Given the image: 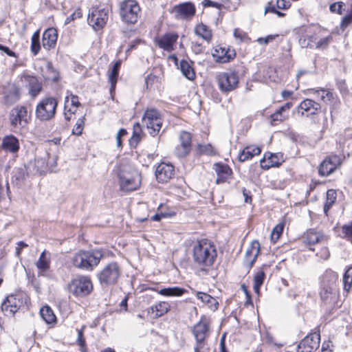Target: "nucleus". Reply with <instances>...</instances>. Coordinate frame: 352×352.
Returning <instances> with one entry per match:
<instances>
[{"instance_id": "obj_1", "label": "nucleus", "mask_w": 352, "mask_h": 352, "mask_svg": "<svg viewBox=\"0 0 352 352\" xmlns=\"http://www.w3.org/2000/svg\"><path fill=\"white\" fill-rule=\"evenodd\" d=\"M103 257L104 252L101 250H80L74 254L72 263L78 269L92 271Z\"/></svg>"}, {"instance_id": "obj_2", "label": "nucleus", "mask_w": 352, "mask_h": 352, "mask_svg": "<svg viewBox=\"0 0 352 352\" xmlns=\"http://www.w3.org/2000/svg\"><path fill=\"white\" fill-rule=\"evenodd\" d=\"M192 257L196 264L210 267L217 257V250L214 245L208 240L199 241L193 245Z\"/></svg>"}, {"instance_id": "obj_3", "label": "nucleus", "mask_w": 352, "mask_h": 352, "mask_svg": "<svg viewBox=\"0 0 352 352\" xmlns=\"http://www.w3.org/2000/svg\"><path fill=\"white\" fill-rule=\"evenodd\" d=\"M117 174L122 190L133 191L140 186L141 175L131 166L120 165Z\"/></svg>"}, {"instance_id": "obj_4", "label": "nucleus", "mask_w": 352, "mask_h": 352, "mask_svg": "<svg viewBox=\"0 0 352 352\" xmlns=\"http://www.w3.org/2000/svg\"><path fill=\"white\" fill-rule=\"evenodd\" d=\"M57 107L58 101L55 98L45 97L42 98L36 107V118L41 122L51 120L56 115Z\"/></svg>"}, {"instance_id": "obj_5", "label": "nucleus", "mask_w": 352, "mask_h": 352, "mask_svg": "<svg viewBox=\"0 0 352 352\" xmlns=\"http://www.w3.org/2000/svg\"><path fill=\"white\" fill-rule=\"evenodd\" d=\"M121 272L122 270L119 264L113 261L102 267L96 276L102 287H109L118 283Z\"/></svg>"}, {"instance_id": "obj_6", "label": "nucleus", "mask_w": 352, "mask_h": 352, "mask_svg": "<svg viewBox=\"0 0 352 352\" xmlns=\"http://www.w3.org/2000/svg\"><path fill=\"white\" fill-rule=\"evenodd\" d=\"M91 279L88 276L78 275L68 284V290L76 297H85L93 290Z\"/></svg>"}, {"instance_id": "obj_7", "label": "nucleus", "mask_w": 352, "mask_h": 352, "mask_svg": "<svg viewBox=\"0 0 352 352\" xmlns=\"http://www.w3.org/2000/svg\"><path fill=\"white\" fill-rule=\"evenodd\" d=\"M142 122L149 130V134L156 136L162 126L163 118L162 113L155 108L147 109L142 117Z\"/></svg>"}, {"instance_id": "obj_8", "label": "nucleus", "mask_w": 352, "mask_h": 352, "mask_svg": "<svg viewBox=\"0 0 352 352\" xmlns=\"http://www.w3.org/2000/svg\"><path fill=\"white\" fill-rule=\"evenodd\" d=\"M30 118V115L28 114L27 107L22 105L12 109L9 115L10 123L14 131L25 127L29 123Z\"/></svg>"}, {"instance_id": "obj_9", "label": "nucleus", "mask_w": 352, "mask_h": 352, "mask_svg": "<svg viewBox=\"0 0 352 352\" xmlns=\"http://www.w3.org/2000/svg\"><path fill=\"white\" fill-rule=\"evenodd\" d=\"M192 333L196 340L194 347L195 352H200L206 345V340L210 335L209 322L205 318H201L200 321L194 325Z\"/></svg>"}, {"instance_id": "obj_10", "label": "nucleus", "mask_w": 352, "mask_h": 352, "mask_svg": "<svg viewBox=\"0 0 352 352\" xmlns=\"http://www.w3.org/2000/svg\"><path fill=\"white\" fill-rule=\"evenodd\" d=\"M140 11L138 2L135 0H125L120 6V14L122 19L128 23L137 22Z\"/></svg>"}, {"instance_id": "obj_11", "label": "nucleus", "mask_w": 352, "mask_h": 352, "mask_svg": "<svg viewBox=\"0 0 352 352\" xmlns=\"http://www.w3.org/2000/svg\"><path fill=\"white\" fill-rule=\"evenodd\" d=\"M217 80L219 89L228 93L238 87L239 76L236 72H223L218 75Z\"/></svg>"}, {"instance_id": "obj_12", "label": "nucleus", "mask_w": 352, "mask_h": 352, "mask_svg": "<svg viewBox=\"0 0 352 352\" xmlns=\"http://www.w3.org/2000/svg\"><path fill=\"white\" fill-rule=\"evenodd\" d=\"M179 144L175 146V154L177 157L182 158L188 155L191 151L192 135L190 133L182 131L178 135Z\"/></svg>"}, {"instance_id": "obj_13", "label": "nucleus", "mask_w": 352, "mask_h": 352, "mask_svg": "<svg viewBox=\"0 0 352 352\" xmlns=\"http://www.w3.org/2000/svg\"><path fill=\"white\" fill-rule=\"evenodd\" d=\"M23 306V300L20 295H10L3 302L1 310L6 316H12L21 307Z\"/></svg>"}, {"instance_id": "obj_14", "label": "nucleus", "mask_w": 352, "mask_h": 352, "mask_svg": "<svg viewBox=\"0 0 352 352\" xmlns=\"http://www.w3.org/2000/svg\"><path fill=\"white\" fill-rule=\"evenodd\" d=\"M108 19V10L105 8H94L88 15L87 21L89 25L94 30H99L104 26Z\"/></svg>"}, {"instance_id": "obj_15", "label": "nucleus", "mask_w": 352, "mask_h": 352, "mask_svg": "<svg viewBox=\"0 0 352 352\" xmlns=\"http://www.w3.org/2000/svg\"><path fill=\"white\" fill-rule=\"evenodd\" d=\"M320 335L312 333L307 335L298 344L297 352H312L319 347Z\"/></svg>"}, {"instance_id": "obj_16", "label": "nucleus", "mask_w": 352, "mask_h": 352, "mask_svg": "<svg viewBox=\"0 0 352 352\" xmlns=\"http://www.w3.org/2000/svg\"><path fill=\"white\" fill-rule=\"evenodd\" d=\"M178 37L179 35L177 33L168 32L155 38V42L160 48L170 52L174 50Z\"/></svg>"}, {"instance_id": "obj_17", "label": "nucleus", "mask_w": 352, "mask_h": 352, "mask_svg": "<svg viewBox=\"0 0 352 352\" xmlns=\"http://www.w3.org/2000/svg\"><path fill=\"white\" fill-rule=\"evenodd\" d=\"M341 164V159L338 155H331L327 157L320 164L318 169L319 174L322 176H328Z\"/></svg>"}, {"instance_id": "obj_18", "label": "nucleus", "mask_w": 352, "mask_h": 352, "mask_svg": "<svg viewBox=\"0 0 352 352\" xmlns=\"http://www.w3.org/2000/svg\"><path fill=\"white\" fill-rule=\"evenodd\" d=\"M212 56L216 62L226 63L235 58L236 52L234 49L218 46L212 52Z\"/></svg>"}, {"instance_id": "obj_19", "label": "nucleus", "mask_w": 352, "mask_h": 352, "mask_svg": "<svg viewBox=\"0 0 352 352\" xmlns=\"http://www.w3.org/2000/svg\"><path fill=\"white\" fill-rule=\"evenodd\" d=\"M174 175V167L170 164H160L155 170V176L159 182H167L173 177Z\"/></svg>"}, {"instance_id": "obj_20", "label": "nucleus", "mask_w": 352, "mask_h": 352, "mask_svg": "<svg viewBox=\"0 0 352 352\" xmlns=\"http://www.w3.org/2000/svg\"><path fill=\"white\" fill-rule=\"evenodd\" d=\"M177 17L185 19L192 18L195 14V7L190 2H186L174 7Z\"/></svg>"}, {"instance_id": "obj_21", "label": "nucleus", "mask_w": 352, "mask_h": 352, "mask_svg": "<svg viewBox=\"0 0 352 352\" xmlns=\"http://www.w3.org/2000/svg\"><path fill=\"white\" fill-rule=\"evenodd\" d=\"M213 168L217 175L216 179L217 184L226 182L232 174V169L227 164L216 163L214 164Z\"/></svg>"}, {"instance_id": "obj_22", "label": "nucleus", "mask_w": 352, "mask_h": 352, "mask_svg": "<svg viewBox=\"0 0 352 352\" xmlns=\"http://www.w3.org/2000/svg\"><path fill=\"white\" fill-rule=\"evenodd\" d=\"M58 38L57 31L54 28H48L43 34L42 44L46 50L54 48Z\"/></svg>"}, {"instance_id": "obj_23", "label": "nucleus", "mask_w": 352, "mask_h": 352, "mask_svg": "<svg viewBox=\"0 0 352 352\" xmlns=\"http://www.w3.org/2000/svg\"><path fill=\"white\" fill-rule=\"evenodd\" d=\"M23 78V80L28 85L30 95L31 97L35 98L42 90L41 82L34 76L25 75Z\"/></svg>"}, {"instance_id": "obj_24", "label": "nucleus", "mask_w": 352, "mask_h": 352, "mask_svg": "<svg viewBox=\"0 0 352 352\" xmlns=\"http://www.w3.org/2000/svg\"><path fill=\"white\" fill-rule=\"evenodd\" d=\"M320 296L325 304L332 305L336 302L338 294L333 285H324L320 290Z\"/></svg>"}, {"instance_id": "obj_25", "label": "nucleus", "mask_w": 352, "mask_h": 352, "mask_svg": "<svg viewBox=\"0 0 352 352\" xmlns=\"http://www.w3.org/2000/svg\"><path fill=\"white\" fill-rule=\"evenodd\" d=\"M302 239L304 243L309 245H315L323 241L327 240V236H324L322 232H316L313 229L307 230V232L304 234Z\"/></svg>"}, {"instance_id": "obj_26", "label": "nucleus", "mask_w": 352, "mask_h": 352, "mask_svg": "<svg viewBox=\"0 0 352 352\" xmlns=\"http://www.w3.org/2000/svg\"><path fill=\"white\" fill-rule=\"evenodd\" d=\"M320 104L313 100L305 99L300 102L298 109L302 110L301 115H304V112H307L310 115L317 114L320 109Z\"/></svg>"}, {"instance_id": "obj_27", "label": "nucleus", "mask_w": 352, "mask_h": 352, "mask_svg": "<svg viewBox=\"0 0 352 352\" xmlns=\"http://www.w3.org/2000/svg\"><path fill=\"white\" fill-rule=\"evenodd\" d=\"M1 146L6 152L16 153L19 149V140L13 135H6L2 140Z\"/></svg>"}, {"instance_id": "obj_28", "label": "nucleus", "mask_w": 352, "mask_h": 352, "mask_svg": "<svg viewBox=\"0 0 352 352\" xmlns=\"http://www.w3.org/2000/svg\"><path fill=\"white\" fill-rule=\"evenodd\" d=\"M260 252V243L257 241H254L251 243L250 249L247 250L245 256V262L248 264V266L251 267Z\"/></svg>"}, {"instance_id": "obj_29", "label": "nucleus", "mask_w": 352, "mask_h": 352, "mask_svg": "<svg viewBox=\"0 0 352 352\" xmlns=\"http://www.w3.org/2000/svg\"><path fill=\"white\" fill-rule=\"evenodd\" d=\"M21 97L19 88L15 85L10 86L5 92L4 101L8 105L16 102Z\"/></svg>"}, {"instance_id": "obj_30", "label": "nucleus", "mask_w": 352, "mask_h": 352, "mask_svg": "<svg viewBox=\"0 0 352 352\" xmlns=\"http://www.w3.org/2000/svg\"><path fill=\"white\" fill-rule=\"evenodd\" d=\"M261 149L258 146H248L240 153L239 155V160L241 162H245L252 159L254 155H258L261 153Z\"/></svg>"}, {"instance_id": "obj_31", "label": "nucleus", "mask_w": 352, "mask_h": 352, "mask_svg": "<svg viewBox=\"0 0 352 352\" xmlns=\"http://www.w3.org/2000/svg\"><path fill=\"white\" fill-rule=\"evenodd\" d=\"M46 254V250H43L36 263V266L39 271V275L43 276L44 273L50 268V258L47 256Z\"/></svg>"}, {"instance_id": "obj_32", "label": "nucleus", "mask_w": 352, "mask_h": 352, "mask_svg": "<svg viewBox=\"0 0 352 352\" xmlns=\"http://www.w3.org/2000/svg\"><path fill=\"white\" fill-rule=\"evenodd\" d=\"M195 295L199 300L208 305L211 309L214 311L218 309L217 300L210 295L201 292H195Z\"/></svg>"}, {"instance_id": "obj_33", "label": "nucleus", "mask_w": 352, "mask_h": 352, "mask_svg": "<svg viewBox=\"0 0 352 352\" xmlns=\"http://www.w3.org/2000/svg\"><path fill=\"white\" fill-rule=\"evenodd\" d=\"M277 155L272 153H266L261 160V166L265 170H267L273 166H278L280 163L276 160Z\"/></svg>"}, {"instance_id": "obj_34", "label": "nucleus", "mask_w": 352, "mask_h": 352, "mask_svg": "<svg viewBox=\"0 0 352 352\" xmlns=\"http://www.w3.org/2000/svg\"><path fill=\"white\" fill-rule=\"evenodd\" d=\"M192 62H188L186 60H182L179 63V68L183 75L189 80H193L195 77V73L191 65Z\"/></svg>"}, {"instance_id": "obj_35", "label": "nucleus", "mask_w": 352, "mask_h": 352, "mask_svg": "<svg viewBox=\"0 0 352 352\" xmlns=\"http://www.w3.org/2000/svg\"><path fill=\"white\" fill-rule=\"evenodd\" d=\"M195 34L209 43L212 39L210 30L203 23L196 25L194 30Z\"/></svg>"}, {"instance_id": "obj_36", "label": "nucleus", "mask_w": 352, "mask_h": 352, "mask_svg": "<svg viewBox=\"0 0 352 352\" xmlns=\"http://www.w3.org/2000/svg\"><path fill=\"white\" fill-rule=\"evenodd\" d=\"M314 94L326 104H331L336 100L333 94L327 89L314 90Z\"/></svg>"}, {"instance_id": "obj_37", "label": "nucleus", "mask_w": 352, "mask_h": 352, "mask_svg": "<svg viewBox=\"0 0 352 352\" xmlns=\"http://www.w3.org/2000/svg\"><path fill=\"white\" fill-rule=\"evenodd\" d=\"M186 290L183 288L178 287L163 288L158 291V293L162 296H181Z\"/></svg>"}, {"instance_id": "obj_38", "label": "nucleus", "mask_w": 352, "mask_h": 352, "mask_svg": "<svg viewBox=\"0 0 352 352\" xmlns=\"http://www.w3.org/2000/svg\"><path fill=\"white\" fill-rule=\"evenodd\" d=\"M317 38L315 35H305L299 39V44L302 47H316Z\"/></svg>"}, {"instance_id": "obj_39", "label": "nucleus", "mask_w": 352, "mask_h": 352, "mask_svg": "<svg viewBox=\"0 0 352 352\" xmlns=\"http://www.w3.org/2000/svg\"><path fill=\"white\" fill-rule=\"evenodd\" d=\"M337 198L336 191L333 189H329L327 192V200L324 206V212L327 215L328 210L335 203Z\"/></svg>"}, {"instance_id": "obj_40", "label": "nucleus", "mask_w": 352, "mask_h": 352, "mask_svg": "<svg viewBox=\"0 0 352 352\" xmlns=\"http://www.w3.org/2000/svg\"><path fill=\"white\" fill-rule=\"evenodd\" d=\"M40 314L43 319L47 323L51 324L56 320V316L50 307L45 306L41 308Z\"/></svg>"}, {"instance_id": "obj_41", "label": "nucleus", "mask_w": 352, "mask_h": 352, "mask_svg": "<svg viewBox=\"0 0 352 352\" xmlns=\"http://www.w3.org/2000/svg\"><path fill=\"white\" fill-rule=\"evenodd\" d=\"M39 38L40 33L38 30L33 34L31 38V52L34 56L38 54L41 50Z\"/></svg>"}, {"instance_id": "obj_42", "label": "nucleus", "mask_w": 352, "mask_h": 352, "mask_svg": "<svg viewBox=\"0 0 352 352\" xmlns=\"http://www.w3.org/2000/svg\"><path fill=\"white\" fill-rule=\"evenodd\" d=\"M289 118L288 113H285L283 111H281L278 108L273 114L270 116L271 124L276 125V122H284Z\"/></svg>"}, {"instance_id": "obj_43", "label": "nucleus", "mask_w": 352, "mask_h": 352, "mask_svg": "<svg viewBox=\"0 0 352 352\" xmlns=\"http://www.w3.org/2000/svg\"><path fill=\"white\" fill-rule=\"evenodd\" d=\"M265 272L262 270L258 271L254 276V290L258 294L261 286L263 285L265 279Z\"/></svg>"}, {"instance_id": "obj_44", "label": "nucleus", "mask_w": 352, "mask_h": 352, "mask_svg": "<svg viewBox=\"0 0 352 352\" xmlns=\"http://www.w3.org/2000/svg\"><path fill=\"white\" fill-rule=\"evenodd\" d=\"M151 309L153 311H155L157 312V316H162L168 311L170 305L168 302L163 301L159 302L155 306H152Z\"/></svg>"}, {"instance_id": "obj_45", "label": "nucleus", "mask_w": 352, "mask_h": 352, "mask_svg": "<svg viewBox=\"0 0 352 352\" xmlns=\"http://www.w3.org/2000/svg\"><path fill=\"white\" fill-rule=\"evenodd\" d=\"M344 289L349 292L352 285V265L345 272L343 276Z\"/></svg>"}, {"instance_id": "obj_46", "label": "nucleus", "mask_w": 352, "mask_h": 352, "mask_svg": "<svg viewBox=\"0 0 352 352\" xmlns=\"http://www.w3.org/2000/svg\"><path fill=\"white\" fill-rule=\"evenodd\" d=\"M198 151L201 155H214L216 151L211 144H198Z\"/></svg>"}, {"instance_id": "obj_47", "label": "nucleus", "mask_w": 352, "mask_h": 352, "mask_svg": "<svg viewBox=\"0 0 352 352\" xmlns=\"http://www.w3.org/2000/svg\"><path fill=\"white\" fill-rule=\"evenodd\" d=\"M284 228V224L283 223H279L276 225L272 230V232L271 233V240L276 243L277 240L280 236L281 234L283 233Z\"/></svg>"}, {"instance_id": "obj_48", "label": "nucleus", "mask_w": 352, "mask_h": 352, "mask_svg": "<svg viewBox=\"0 0 352 352\" xmlns=\"http://www.w3.org/2000/svg\"><path fill=\"white\" fill-rule=\"evenodd\" d=\"M332 36L329 35L328 36L316 40V48L317 49H325L328 47L330 43L332 41Z\"/></svg>"}, {"instance_id": "obj_49", "label": "nucleus", "mask_w": 352, "mask_h": 352, "mask_svg": "<svg viewBox=\"0 0 352 352\" xmlns=\"http://www.w3.org/2000/svg\"><path fill=\"white\" fill-rule=\"evenodd\" d=\"M118 72H119L118 71L111 68V72L109 74L108 79H109V82L111 84V88H110L111 92H112L116 88V85L117 83V78L118 76Z\"/></svg>"}, {"instance_id": "obj_50", "label": "nucleus", "mask_w": 352, "mask_h": 352, "mask_svg": "<svg viewBox=\"0 0 352 352\" xmlns=\"http://www.w3.org/2000/svg\"><path fill=\"white\" fill-rule=\"evenodd\" d=\"M84 120H85V117L83 116L82 118H79L77 120L74 129H72L73 134L77 135L82 134L83 127H84V124H85Z\"/></svg>"}, {"instance_id": "obj_51", "label": "nucleus", "mask_w": 352, "mask_h": 352, "mask_svg": "<svg viewBox=\"0 0 352 352\" xmlns=\"http://www.w3.org/2000/svg\"><path fill=\"white\" fill-rule=\"evenodd\" d=\"M351 23H352V5L351 9L350 12L346 14L344 17H343L341 23L340 28L344 30L346 29Z\"/></svg>"}, {"instance_id": "obj_52", "label": "nucleus", "mask_w": 352, "mask_h": 352, "mask_svg": "<svg viewBox=\"0 0 352 352\" xmlns=\"http://www.w3.org/2000/svg\"><path fill=\"white\" fill-rule=\"evenodd\" d=\"M344 6V3L342 1H339L337 3H332L330 7L329 10L331 12H336L339 14H342V7Z\"/></svg>"}, {"instance_id": "obj_53", "label": "nucleus", "mask_w": 352, "mask_h": 352, "mask_svg": "<svg viewBox=\"0 0 352 352\" xmlns=\"http://www.w3.org/2000/svg\"><path fill=\"white\" fill-rule=\"evenodd\" d=\"M342 232L344 234L343 237L352 239V222L342 226Z\"/></svg>"}, {"instance_id": "obj_54", "label": "nucleus", "mask_w": 352, "mask_h": 352, "mask_svg": "<svg viewBox=\"0 0 352 352\" xmlns=\"http://www.w3.org/2000/svg\"><path fill=\"white\" fill-rule=\"evenodd\" d=\"M278 35H268L265 37H260L256 39V42L261 45H267L269 43L273 41Z\"/></svg>"}, {"instance_id": "obj_55", "label": "nucleus", "mask_w": 352, "mask_h": 352, "mask_svg": "<svg viewBox=\"0 0 352 352\" xmlns=\"http://www.w3.org/2000/svg\"><path fill=\"white\" fill-rule=\"evenodd\" d=\"M84 329H85V327H83L80 329H77V331H78L77 343L81 348L85 347V344H86L85 339L84 338V336H83Z\"/></svg>"}, {"instance_id": "obj_56", "label": "nucleus", "mask_w": 352, "mask_h": 352, "mask_svg": "<svg viewBox=\"0 0 352 352\" xmlns=\"http://www.w3.org/2000/svg\"><path fill=\"white\" fill-rule=\"evenodd\" d=\"M69 107V96H66L65 98V108H64V116L66 120L69 121L71 120L74 115L71 113L68 109Z\"/></svg>"}, {"instance_id": "obj_57", "label": "nucleus", "mask_w": 352, "mask_h": 352, "mask_svg": "<svg viewBox=\"0 0 352 352\" xmlns=\"http://www.w3.org/2000/svg\"><path fill=\"white\" fill-rule=\"evenodd\" d=\"M69 96V106L73 107V108H78L80 103L78 100V97L76 95H74L72 94H70Z\"/></svg>"}, {"instance_id": "obj_58", "label": "nucleus", "mask_w": 352, "mask_h": 352, "mask_svg": "<svg viewBox=\"0 0 352 352\" xmlns=\"http://www.w3.org/2000/svg\"><path fill=\"white\" fill-rule=\"evenodd\" d=\"M127 133L126 131L124 129H120L117 135H116V142H117V146L118 147H120L122 146V137L126 135Z\"/></svg>"}, {"instance_id": "obj_59", "label": "nucleus", "mask_w": 352, "mask_h": 352, "mask_svg": "<svg viewBox=\"0 0 352 352\" xmlns=\"http://www.w3.org/2000/svg\"><path fill=\"white\" fill-rule=\"evenodd\" d=\"M290 6V3L287 0H277L276 1V7L278 9L285 10L287 9Z\"/></svg>"}, {"instance_id": "obj_60", "label": "nucleus", "mask_w": 352, "mask_h": 352, "mask_svg": "<svg viewBox=\"0 0 352 352\" xmlns=\"http://www.w3.org/2000/svg\"><path fill=\"white\" fill-rule=\"evenodd\" d=\"M192 49V51L197 54H201L204 51V47L201 43H193Z\"/></svg>"}, {"instance_id": "obj_61", "label": "nucleus", "mask_w": 352, "mask_h": 352, "mask_svg": "<svg viewBox=\"0 0 352 352\" xmlns=\"http://www.w3.org/2000/svg\"><path fill=\"white\" fill-rule=\"evenodd\" d=\"M0 50L3 51V52H5L9 56L17 58V55H16V54L15 52H14L13 51L10 50L9 49V47H8L6 46H4V45H3L1 44H0Z\"/></svg>"}, {"instance_id": "obj_62", "label": "nucleus", "mask_w": 352, "mask_h": 352, "mask_svg": "<svg viewBox=\"0 0 352 352\" xmlns=\"http://www.w3.org/2000/svg\"><path fill=\"white\" fill-rule=\"evenodd\" d=\"M17 245H18V246L16 248L15 254L17 257H19L20 254H21V250L24 248L28 247V245L23 241H19L17 243Z\"/></svg>"}, {"instance_id": "obj_63", "label": "nucleus", "mask_w": 352, "mask_h": 352, "mask_svg": "<svg viewBox=\"0 0 352 352\" xmlns=\"http://www.w3.org/2000/svg\"><path fill=\"white\" fill-rule=\"evenodd\" d=\"M203 4H204V6L214 7V8H220L221 6V4L214 2V1H212L210 0H204L203 1Z\"/></svg>"}, {"instance_id": "obj_64", "label": "nucleus", "mask_w": 352, "mask_h": 352, "mask_svg": "<svg viewBox=\"0 0 352 352\" xmlns=\"http://www.w3.org/2000/svg\"><path fill=\"white\" fill-rule=\"evenodd\" d=\"M243 195L244 196L245 202L250 204L252 202V196L250 195V192L247 191L245 188H243Z\"/></svg>"}]
</instances>
